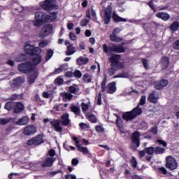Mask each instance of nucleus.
Returning a JSON list of instances; mask_svg holds the SVG:
<instances>
[{
	"label": "nucleus",
	"instance_id": "6e6552de",
	"mask_svg": "<svg viewBox=\"0 0 179 179\" xmlns=\"http://www.w3.org/2000/svg\"><path fill=\"white\" fill-rule=\"evenodd\" d=\"M39 5L45 12H51V10L59 9V6L54 3L52 0H45L41 2Z\"/></svg>",
	"mask_w": 179,
	"mask_h": 179
},
{
	"label": "nucleus",
	"instance_id": "c756f323",
	"mask_svg": "<svg viewBox=\"0 0 179 179\" xmlns=\"http://www.w3.org/2000/svg\"><path fill=\"white\" fill-rule=\"evenodd\" d=\"M27 59V56H26V55L23 53L19 55L15 58V62H23V61H26Z\"/></svg>",
	"mask_w": 179,
	"mask_h": 179
},
{
	"label": "nucleus",
	"instance_id": "864d4df0",
	"mask_svg": "<svg viewBox=\"0 0 179 179\" xmlns=\"http://www.w3.org/2000/svg\"><path fill=\"white\" fill-rule=\"evenodd\" d=\"M81 108L83 111H87L89 110V104L83 102L81 103Z\"/></svg>",
	"mask_w": 179,
	"mask_h": 179
},
{
	"label": "nucleus",
	"instance_id": "e2e57ef3",
	"mask_svg": "<svg viewBox=\"0 0 179 179\" xmlns=\"http://www.w3.org/2000/svg\"><path fill=\"white\" fill-rule=\"evenodd\" d=\"M6 64L9 65V66H15V62L12 59H8Z\"/></svg>",
	"mask_w": 179,
	"mask_h": 179
},
{
	"label": "nucleus",
	"instance_id": "f3484780",
	"mask_svg": "<svg viewBox=\"0 0 179 179\" xmlns=\"http://www.w3.org/2000/svg\"><path fill=\"white\" fill-rule=\"evenodd\" d=\"M57 160L55 157H47L44 162H42L41 164V167H51L54 162Z\"/></svg>",
	"mask_w": 179,
	"mask_h": 179
},
{
	"label": "nucleus",
	"instance_id": "8fccbe9b",
	"mask_svg": "<svg viewBox=\"0 0 179 179\" xmlns=\"http://www.w3.org/2000/svg\"><path fill=\"white\" fill-rule=\"evenodd\" d=\"M145 104H146V96H141V99H140V102L138 103L139 107L141 106H145Z\"/></svg>",
	"mask_w": 179,
	"mask_h": 179
},
{
	"label": "nucleus",
	"instance_id": "393cba45",
	"mask_svg": "<svg viewBox=\"0 0 179 179\" xmlns=\"http://www.w3.org/2000/svg\"><path fill=\"white\" fill-rule=\"evenodd\" d=\"M155 16L164 21H167L169 19H170V15H169L167 13L158 12L156 13Z\"/></svg>",
	"mask_w": 179,
	"mask_h": 179
},
{
	"label": "nucleus",
	"instance_id": "bb28decb",
	"mask_svg": "<svg viewBox=\"0 0 179 179\" xmlns=\"http://www.w3.org/2000/svg\"><path fill=\"white\" fill-rule=\"evenodd\" d=\"M67 50L66 51V55L71 56L73 55L74 53L76 52V48L73 46V44L67 45L66 47Z\"/></svg>",
	"mask_w": 179,
	"mask_h": 179
},
{
	"label": "nucleus",
	"instance_id": "49530a36",
	"mask_svg": "<svg viewBox=\"0 0 179 179\" xmlns=\"http://www.w3.org/2000/svg\"><path fill=\"white\" fill-rule=\"evenodd\" d=\"M157 143H159V146H163V148H166L167 146V143L162 139H157Z\"/></svg>",
	"mask_w": 179,
	"mask_h": 179
},
{
	"label": "nucleus",
	"instance_id": "0eeeda50",
	"mask_svg": "<svg viewBox=\"0 0 179 179\" xmlns=\"http://www.w3.org/2000/svg\"><path fill=\"white\" fill-rule=\"evenodd\" d=\"M107 85V77H105L103 81L101 83V90L102 93L106 92L108 94H113L117 92V83L115 81L110 83L106 87Z\"/></svg>",
	"mask_w": 179,
	"mask_h": 179
},
{
	"label": "nucleus",
	"instance_id": "a19ab883",
	"mask_svg": "<svg viewBox=\"0 0 179 179\" xmlns=\"http://www.w3.org/2000/svg\"><path fill=\"white\" fill-rule=\"evenodd\" d=\"M52 55H54V51H52V50L49 49L47 50L46 52V61H48L49 59H51V58L52 57Z\"/></svg>",
	"mask_w": 179,
	"mask_h": 179
},
{
	"label": "nucleus",
	"instance_id": "7c9ffc66",
	"mask_svg": "<svg viewBox=\"0 0 179 179\" xmlns=\"http://www.w3.org/2000/svg\"><path fill=\"white\" fill-rule=\"evenodd\" d=\"M163 69H167L169 64H170V59L167 57H163L162 58Z\"/></svg>",
	"mask_w": 179,
	"mask_h": 179
},
{
	"label": "nucleus",
	"instance_id": "6e6d98bb",
	"mask_svg": "<svg viewBox=\"0 0 179 179\" xmlns=\"http://www.w3.org/2000/svg\"><path fill=\"white\" fill-rule=\"evenodd\" d=\"M9 119L0 118V124L1 125H6L8 122H9Z\"/></svg>",
	"mask_w": 179,
	"mask_h": 179
},
{
	"label": "nucleus",
	"instance_id": "f704fd0d",
	"mask_svg": "<svg viewBox=\"0 0 179 179\" xmlns=\"http://www.w3.org/2000/svg\"><path fill=\"white\" fill-rule=\"evenodd\" d=\"M145 150L146 155H149L152 156L155 153V148L154 147H147L144 148Z\"/></svg>",
	"mask_w": 179,
	"mask_h": 179
},
{
	"label": "nucleus",
	"instance_id": "3c124183",
	"mask_svg": "<svg viewBox=\"0 0 179 179\" xmlns=\"http://www.w3.org/2000/svg\"><path fill=\"white\" fill-rule=\"evenodd\" d=\"M96 101H97L96 102L97 106H101V104H102L101 92H99L98 94Z\"/></svg>",
	"mask_w": 179,
	"mask_h": 179
},
{
	"label": "nucleus",
	"instance_id": "b1692460",
	"mask_svg": "<svg viewBox=\"0 0 179 179\" xmlns=\"http://www.w3.org/2000/svg\"><path fill=\"white\" fill-rule=\"evenodd\" d=\"M85 117L90 122H92V124H96V122H97V117L93 113H87Z\"/></svg>",
	"mask_w": 179,
	"mask_h": 179
},
{
	"label": "nucleus",
	"instance_id": "680f3d73",
	"mask_svg": "<svg viewBox=\"0 0 179 179\" xmlns=\"http://www.w3.org/2000/svg\"><path fill=\"white\" fill-rule=\"evenodd\" d=\"M69 38L71 41H75V40H76V35H75L74 33L71 32L69 34Z\"/></svg>",
	"mask_w": 179,
	"mask_h": 179
},
{
	"label": "nucleus",
	"instance_id": "bf43d9fd",
	"mask_svg": "<svg viewBox=\"0 0 179 179\" xmlns=\"http://www.w3.org/2000/svg\"><path fill=\"white\" fill-rule=\"evenodd\" d=\"M141 62H142V64H143L144 68H145V69H148V68L149 66H148V59H142Z\"/></svg>",
	"mask_w": 179,
	"mask_h": 179
},
{
	"label": "nucleus",
	"instance_id": "ea45409f",
	"mask_svg": "<svg viewBox=\"0 0 179 179\" xmlns=\"http://www.w3.org/2000/svg\"><path fill=\"white\" fill-rule=\"evenodd\" d=\"M117 78H129V74L127 72L121 73L114 76V79H117Z\"/></svg>",
	"mask_w": 179,
	"mask_h": 179
},
{
	"label": "nucleus",
	"instance_id": "a18cd8bd",
	"mask_svg": "<svg viewBox=\"0 0 179 179\" xmlns=\"http://www.w3.org/2000/svg\"><path fill=\"white\" fill-rule=\"evenodd\" d=\"M69 92L70 93H72L73 94H76V92H78V90L76 89V87H75L73 85H71L69 87Z\"/></svg>",
	"mask_w": 179,
	"mask_h": 179
},
{
	"label": "nucleus",
	"instance_id": "6ab92c4d",
	"mask_svg": "<svg viewBox=\"0 0 179 179\" xmlns=\"http://www.w3.org/2000/svg\"><path fill=\"white\" fill-rule=\"evenodd\" d=\"M52 30H54V28L51 24H48L42 28L44 36H50L52 33Z\"/></svg>",
	"mask_w": 179,
	"mask_h": 179
},
{
	"label": "nucleus",
	"instance_id": "473e14b6",
	"mask_svg": "<svg viewBox=\"0 0 179 179\" xmlns=\"http://www.w3.org/2000/svg\"><path fill=\"white\" fill-rule=\"evenodd\" d=\"M155 155H164V153H166V149L160 146H157L155 148Z\"/></svg>",
	"mask_w": 179,
	"mask_h": 179
},
{
	"label": "nucleus",
	"instance_id": "39448f33",
	"mask_svg": "<svg viewBox=\"0 0 179 179\" xmlns=\"http://www.w3.org/2000/svg\"><path fill=\"white\" fill-rule=\"evenodd\" d=\"M4 108L12 111L13 114H20L24 110V105L22 102L8 101L5 104Z\"/></svg>",
	"mask_w": 179,
	"mask_h": 179
},
{
	"label": "nucleus",
	"instance_id": "13d9d810",
	"mask_svg": "<svg viewBox=\"0 0 179 179\" xmlns=\"http://www.w3.org/2000/svg\"><path fill=\"white\" fill-rule=\"evenodd\" d=\"M48 155L50 156V157H54L55 156V150L50 149L48 150Z\"/></svg>",
	"mask_w": 179,
	"mask_h": 179
},
{
	"label": "nucleus",
	"instance_id": "79ce46f5",
	"mask_svg": "<svg viewBox=\"0 0 179 179\" xmlns=\"http://www.w3.org/2000/svg\"><path fill=\"white\" fill-rule=\"evenodd\" d=\"M55 83L58 86H62L64 85V78L58 77L55 80Z\"/></svg>",
	"mask_w": 179,
	"mask_h": 179
},
{
	"label": "nucleus",
	"instance_id": "a878e982",
	"mask_svg": "<svg viewBox=\"0 0 179 179\" xmlns=\"http://www.w3.org/2000/svg\"><path fill=\"white\" fill-rule=\"evenodd\" d=\"M158 99L159 98L157 96H156V92L155 91H153L149 94L148 100V101H150V103L156 104V103H157Z\"/></svg>",
	"mask_w": 179,
	"mask_h": 179
},
{
	"label": "nucleus",
	"instance_id": "20e7f679",
	"mask_svg": "<svg viewBox=\"0 0 179 179\" xmlns=\"http://www.w3.org/2000/svg\"><path fill=\"white\" fill-rule=\"evenodd\" d=\"M124 45H125V43H122L120 45L112 43L108 48L107 44H103V50L105 54H108L109 51L110 52H115L116 54H122L126 51Z\"/></svg>",
	"mask_w": 179,
	"mask_h": 179
},
{
	"label": "nucleus",
	"instance_id": "dca6fc26",
	"mask_svg": "<svg viewBox=\"0 0 179 179\" xmlns=\"http://www.w3.org/2000/svg\"><path fill=\"white\" fill-rule=\"evenodd\" d=\"M51 128H54L56 132H62V127H61V120H55L50 121Z\"/></svg>",
	"mask_w": 179,
	"mask_h": 179
},
{
	"label": "nucleus",
	"instance_id": "37998d69",
	"mask_svg": "<svg viewBox=\"0 0 179 179\" xmlns=\"http://www.w3.org/2000/svg\"><path fill=\"white\" fill-rule=\"evenodd\" d=\"M95 129L96 132H99V134H104L105 132L104 127H103L101 125L96 126Z\"/></svg>",
	"mask_w": 179,
	"mask_h": 179
},
{
	"label": "nucleus",
	"instance_id": "58836bf2",
	"mask_svg": "<svg viewBox=\"0 0 179 179\" xmlns=\"http://www.w3.org/2000/svg\"><path fill=\"white\" fill-rule=\"evenodd\" d=\"M130 164L132 166L133 169H136L138 167V161L135 157H132L130 159Z\"/></svg>",
	"mask_w": 179,
	"mask_h": 179
},
{
	"label": "nucleus",
	"instance_id": "a211bd4d",
	"mask_svg": "<svg viewBox=\"0 0 179 179\" xmlns=\"http://www.w3.org/2000/svg\"><path fill=\"white\" fill-rule=\"evenodd\" d=\"M36 132H37V129L34 125L27 126L23 131V133L27 136H29V135H34Z\"/></svg>",
	"mask_w": 179,
	"mask_h": 179
},
{
	"label": "nucleus",
	"instance_id": "ddd939ff",
	"mask_svg": "<svg viewBox=\"0 0 179 179\" xmlns=\"http://www.w3.org/2000/svg\"><path fill=\"white\" fill-rule=\"evenodd\" d=\"M165 166L166 167V169H168V170L173 171L176 170L177 167H178V163L174 157L169 155L166 158Z\"/></svg>",
	"mask_w": 179,
	"mask_h": 179
},
{
	"label": "nucleus",
	"instance_id": "338daca9",
	"mask_svg": "<svg viewBox=\"0 0 179 179\" xmlns=\"http://www.w3.org/2000/svg\"><path fill=\"white\" fill-rule=\"evenodd\" d=\"M119 33H121V29L119 27H117L115 29H113L112 34L117 35Z\"/></svg>",
	"mask_w": 179,
	"mask_h": 179
},
{
	"label": "nucleus",
	"instance_id": "69168bd1",
	"mask_svg": "<svg viewBox=\"0 0 179 179\" xmlns=\"http://www.w3.org/2000/svg\"><path fill=\"white\" fill-rule=\"evenodd\" d=\"M66 78H73V73L72 71H66L65 73Z\"/></svg>",
	"mask_w": 179,
	"mask_h": 179
},
{
	"label": "nucleus",
	"instance_id": "1a4fd4ad",
	"mask_svg": "<svg viewBox=\"0 0 179 179\" xmlns=\"http://www.w3.org/2000/svg\"><path fill=\"white\" fill-rule=\"evenodd\" d=\"M113 15V7L111 5L107 6L106 8L101 11V16L104 24H108L111 22V15Z\"/></svg>",
	"mask_w": 179,
	"mask_h": 179
},
{
	"label": "nucleus",
	"instance_id": "4c0bfd02",
	"mask_svg": "<svg viewBox=\"0 0 179 179\" xmlns=\"http://www.w3.org/2000/svg\"><path fill=\"white\" fill-rule=\"evenodd\" d=\"M64 69H65V65L62 64L59 66V68L55 69L54 73L55 75H58V73H61Z\"/></svg>",
	"mask_w": 179,
	"mask_h": 179
},
{
	"label": "nucleus",
	"instance_id": "4d7b16f0",
	"mask_svg": "<svg viewBox=\"0 0 179 179\" xmlns=\"http://www.w3.org/2000/svg\"><path fill=\"white\" fill-rule=\"evenodd\" d=\"M69 124H71V120L69 119L62 120V125L64 127H68Z\"/></svg>",
	"mask_w": 179,
	"mask_h": 179
},
{
	"label": "nucleus",
	"instance_id": "72a5a7b5",
	"mask_svg": "<svg viewBox=\"0 0 179 179\" xmlns=\"http://www.w3.org/2000/svg\"><path fill=\"white\" fill-rule=\"evenodd\" d=\"M170 30H172L173 31H177L179 28V22L178 21L173 22L169 27Z\"/></svg>",
	"mask_w": 179,
	"mask_h": 179
},
{
	"label": "nucleus",
	"instance_id": "603ef678",
	"mask_svg": "<svg viewBox=\"0 0 179 179\" xmlns=\"http://www.w3.org/2000/svg\"><path fill=\"white\" fill-rule=\"evenodd\" d=\"M73 75L75 76V78H78V79H80V78H82V72H80V71L79 70H76V71H74Z\"/></svg>",
	"mask_w": 179,
	"mask_h": 179
},
{
	"label": "nucleus",
	"instance_id": "e433bc0d",
	"mask_svg": "<svg viewBox=\"0 0 179 179\" xmlns=\"http://www.w3.org/2000/svg\"><path fill=\"white\" fill-rule=\"evenodd\" d=\"M90 78V74L85 73L83 76V80L86 82V83H90L92 82V78Z\"/></svg>",
	"mask_w": 179,
	"mask_h": 179
},
{
	"label": "nucleus",
	"instance_id": "4468645a",
	"mask_svg": "<svg viewBox=\"0 0 179 179\" xmlns=\"http://www.w3.org/2000/svg\"><path fill=\"white\" fill-rule=\"evenodd\" d=\"M169 85V80L166 79H162L159 81H155L154 83V87L156 90H163L166 86Z\"/></svg>",
	"mask_w": 179,
	"mask_h": 179
},
{
	"label": "nucleus",
	"instance_id": "c9c22d12",
	"mask_svg": "<svg viewBox=\"0 0 179 179\" xmlns=\"http://www.w3.org/2000/svg\"><path fill=\"white\" fill-rule=\"evenodd\" d=\"M62 96L63 97V99H66V100H69V101H71V100L73 99V95L71 94V92H65L64 94H62Z\"/></svg>",
	"mask_w": 179,
	"mask_h": 179
},
{
	"label": "nucleus",
	"instance_id": "c03bdc74",
	"mask_svg": "<svg viewBox=\"0 0 179 179\" xmlns=\"http://www.w3.org/2000/svg\"><path fill=\"white\" fill-rule=\"evenodd\" d=\"M48 45L47 41H41L38 43V48H44Z\"/></svg>",
	"mask_w": 179,
	"mask_h": 179
},
{
	"label": "nucleus",
	"instance_id": "de8ad7c7",
	"mask_svg": "<svg viewBox=\"0 0 179 179\" xmlns=\"http://www.w3.org/2000/svg\"><path fill=\"white\" fill-rule=\"evenodd\" d=\"M147 5L153 10V12H156V7L153 4V0L150 1Z\"/></svg>",
	"mask_w": 179,
	"mask_h": 179
},
{
	"label": "nucleus",
	"instance_id": "774afa93",
	"mask_svg": "<svg viewBox=\"0 0 179 179\" xmlns=\"http://www.w3.org/2000/svg\"><path fill=\"white\" fill-rule=\"evenodd\" d=\"M159 171L162 173H163V174H164V175L167 174V169H166V168H164V167H160V168H159Z\"/></svg>",
	"mask_w": 179,
	"mask_h": 179
},
{
	"label": "nucleus",
	"instance_id": "2eb2a0df",
	"mask_svg": "<svg viewBox=\"0 0 179 179\" xmlns=\"http://www.w3.org/2000/svg\"><path fill=\"white\" fill-rule=\"evenodd\" d=\"M141 133L136 131L132 134L131 142L134 145H136V148H139L141 146Z\"/></svg>",
	"mask_w": 179,
	"mask_h": 179
},
{
	"label": "nucleus",
	"instance_id": "5701e85b",
	"mask_svg": "<svg viewBox=\"0 0 179 179\" xmlns=\"http://www.w3.org/2000/svg\"><path fill=\"white\" fill-rule=\"evenodd\" d=\"M76 62L78 66H82V65H87V64H89V58L80 56L76 59Z\"/></svg>",
	"mask_w": 179,
	"mask_h": 179
},
{
	"label": "nucleus",
	"instance_id": "f03ea898",
	"mask_svg": "<svg viewBox=\"0 0 179 179\" xmlns=\"http://www.w3.org/2000/svg\"><path fill=\"white\" fill-rule=\"evenodd\" d=\"M58 15V11L52 12L50 15L45 14L43 12H36L35 14V21L34 22V25L36 27H40L43 26V23H49V22H54L57 20Z\"/></svg>",
	"mask_w": 179,
	"mask_h": 179
},
{
	"label": "nucleus",
	"instance_id": "9d476101",
	"mask_svg": "<svg viewBox=\"0 0 179 179\" xmlns=\"http://www.w3.org/2000/svg\"><path fill=\"white\" fill-rule=\"evenodd\" d=\"M26 82V78L24 76H18L14 79H13L10 83V89L13 92H16V90H19L20 87H22V85H23Z\"/></svg>",
	"mask_w": 179,
	"mask_h": 179
},
{
	"label": "nucleus",
	"instance_id": "4be33fe9",
	"mask_svg": "<svg viewBox=\"0 0 179 179\" xmlns=\"http://www.w3.org/2000/svg\"><path fill=\"white\" fill-rule=\"evenodd\" d=\"M112 19L115 23H120V22H128V20L126 18H123L122 17H120L118 15H117V13L114 12L112 14Z\"/></svg>",
	"mask_w": 179,
	"mask_h": 179
},
{
	"label": "nucleus",
	"instance_id": "09e8293b",
	"mask_svg": "<svg viewBox=\"0 0 179 179\" xmlns=\"http://www.w3.org/2000/svg\"><path fill=\"white\" fill-rule=\"evenodd\" d=\"M89 22H90L89 20L83 19L80 22V26H81L82 27H85V26H87V24H89Z\"/></svg>",
	"mask_w": 179,
	"mask_h": 179
},
{
	"label": "nucleus",
	"instance_id": "423d86ee",
	"mask_svg": "<svg viewBox=\"0 0 179 179\" xmlns=\"http://www.w3.org/2000/svg\"><path fill=\"white\" fill-rule=\"evenodd\" d=\"M142 113V108H141L139 105H137L136 108H133L131 111L123 113L122 118L124 120V121H132V120H135L136 117L141 115Z\"/></svg>",
	"mask_w": 179,
	"mask_h": 179
},
{
	"label": "nucleus",
	"instance_id": "cd10ccee",
	"mask_svg": "<svg viewBox=\"0 0 179 179\" xmlns=\"http://www.w3.org/2000/svg\"><path fill=\"white\" fill-rule=\"evenodd\" d=\"M17 125H27L29 124V117H23L20 118L17 122Z\"/></svg>",
	"mask_w": 179,
	"mask_h": 179
},
{
	"label": "nucleus",
	"instance_id": "052dcab7",
	"mask_svg": "<svg viewBox=\"0 0 179 179\" xmlns=\"http://www.w3.org/2000/svg\"><path fill=\"white\" fill-rule=\"evenodd\" d=\"M71 164L73 166H78V164H79V159H76V158H73L71 160Z\"/></svg>",
	"mask_w": 179,
	"mask_h": 179
},
{
	"label": "nucleus",
	"instance_id": "7ed1b4c3",
	"mask_svg": "<svg viewBox=\"0 0 179 179\" xmlns=\"http://www.w3.org/2000/svg\"><path fill=\"white\" fill-rule=\"evenodd\" d=\"M121 60V55L114 54L109 58V62H110V68L108 69V75L113 76L115 75L117 71L124 69V63L120 62Z\"/></svg>",
	"mask_w": 179,
	"mask_h": 179
},
{
	"label": "nucleus",
	"instance_id": "9b49d317",
	"mask_svg": "<svg viewBox=\"0 0 179 179\" xmlns=\"http://www.w3.org/2000/svg\"><path fill=\"white\" fill-rule=\"evenodd\" d=\"M41 48L38 47H34L29 43H26L24 46V52L27 55H31L34 57L37 54H41Z\"/></svg>",
	"mask_w": 179,
	"mask_h": 179
},
{
	"label": "nucleus",
	"instance_id": "f257e3e1",
	"mask_svg": "<svg viewBox=\"0 0 179 179\" xmlns=\"http://www.w3.org/2000/svg\"><path fill=\"white\" fill-rule=\"evenodd\" d=\"M17 70L21 73H24V75H29L28 77L29 85H33L38 76L40 72H38V69L34 67L33 64L30 62H24L17 66ZM31 73V74H30Z\"/></svg>",
	"mask_w": 179,
	"mask_h": 179
},
{
	"label": "nucleus",
	"instance_id": "2f4dec72",
	"mask_svg": "<svg viewBox=\"0 0 179 179\" xmlns=\"http://www.w3.org/2000/svg\"><path fill=\"white\" fill-rule=\"evenodd\" d=\"M70 110L71 113H74L76 115H79L80 114V108L75 105H72L70 108Z\"/></svg>",
	"mask_w": 179,
	"mask_h": 179
},
{
	"label": "nucleus",
	"instance_id": "c85d7f7f",
	"mask_svg": "<svg viewBox=\"0 0 179 179\" xmlns=\"http://www.w3.org/2000/svg\"><path fill=\"white\" fill-rule=\"evenodd\" d=\"M110 41H113V43H121L122 41V38H120V36L115 35V34H110Z\"/></svg>",
	"mask_w": 179,
	"mask_h": 179
},
{
	"label": "nucleus",
	"instance_id": "aec40b11",
	"mask_svg": "<svg viewBox=\"0 0 179 179\" xmlns=\"http://www.w3.org/2000/svg\"><path fill=\"white\" fill-rule=\"evenodd\" d=\"M34 57L32 59V65L34 68L35 66H37V65H40L41 64V55L40 53H36V55H34Z\"/></svg>",
	"mask_w": 179,
	"mask_h": 179
},
{
	"label": "nucleus",
	"instance_id": "f8f14e48",
	"mask_svg": "<svg viewBox=\"0 0 179 179\" xmlns=\"http://www.w3.org/2000/svg\"><path fill=\"white\" fill-rule=\"evenodd\" d=\"M44 143V136L43 134H38L27 141V145L28 146H40Z\"/></svg>",
	"mask_w": 179,
	"mask_h": 179
},
{
	"label": "nucleus",
	"instance_id": "412c9836",
	"mask_svg": "<svg viewBox=\"0 0 179 179\" xmlns=\"http://www.w3.org/2000/svg\"><path fill=\"white\" fill-rule=\"evenodd\" d=\"M75 145L78 148V151L81 152V153H83V155H87V153H89V149H87V147L81 146L80 141H76L75 143Z\"/></svg>",
	"mask_w": 179,
	"mask_h": 179
},
{
	"label": "nucleus",
	"instance_id": "0e129e2a",
	"mask_svg": "<svg viewBox=\"0 0 179 179\" xmlns=\"http://www.w3.org/2000/svg\"><path fill=\"white\" fill-rule=\"evenodd\" d=\"M173 48L174 50H179V41H176L173 45Z\"/></svg>",
	"mask_w": 179,
	"mask_h": 179
},
{
	"label": "nucleus",
	"instance_id": "5fc2aeb1",
	"mask_svg": "<svg viewBox=\"0 0 179 179\" xmlns=\"http://www.w3.org/2000/svg\"><path fill=\"white\" fill-rule=\"evenodd\" d=\"M122 122V119H121V117L119 115H117V120L115 121V124L117 127H120L121 124Z\"/></svg>",
	"mask_w": 179,
	"mask_h": 179
}]
</instances>
